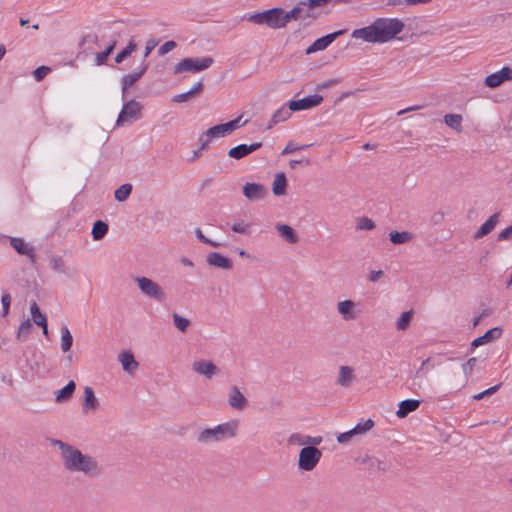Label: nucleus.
<instances>
[{
	"instance_id": "27",
	"label": "nucleus",
	"mask_w": 512,
	"mask_h": 512,
	"mask_svg": "<svg viewBox=\"0 0 512 512\" xmlns=\"http://www.w3.org/2000/svg\"><path fill=\"white\" fill-rule=\"evenodd\" d=\"M276 230L280 234L281 237H283L288 243L295 244L298 241V236L295 232V230L287 225V224H281L278 223L276 225Z\"/></svg>"
},
{
	"instance_id": "42",
	"label": "nucleus",
	"mask_w": 512,
	"mask_h": 512,
	"mask_svg": "<svg viewBox=\"0 0 512 512\" xmlns=\"http://www.w3.org/2000/svg\"><path fill=\"white\" fill-rule=\"evenodd\" d=\"M172 317L175 327L182 333H185L191 324L190 320L179 315L178 313H173Z\"/></svg>"
},
{
	"instance_id": "57",
	"label": "nucleus",
	"mask_w": 512,
	"mask_h": 512,
	"mask_svg": "<svg viewBox=\"0 0 512 512\" xmlns=\"http://www.w3.org/2000/svg\"><path fill=\"white\" fill-rule=\"evenodd\" d=\"M512 236V224L505 228L504 230H502L498 236H497V240L498 241H505V240H509Z\"/></svg>"
},
{
	"instance_id": "22",
	"label": "nucleus",
	"mask_w": 512,
	"mask_h": 512,
	"mask_svg": "<svg viewBox=\"0 0 512 512\" xmlns=\"http://www.w3.org/2000/svg\"><path fill=\"white\" fill-rule=\"evenodd\" d=\"M99 406L98 399L95 396L93 389L89 386L84 388V397L82 408L83 411H95Z\"/></svg>"
},
{
	"instance_id": "48",
	"label": "nucleus",
	"mask_w": 512,
	"mask_h": 512,
	"mask_svg": "<svg viewBox=\"0 0 512 512\" xmlns=\"http://www.w3.org/2000/svg\"><path fill=\"white\" fill-rule=\"evenodd\" d=\"M310 146H312V144H305V145L297 146L292 141H289L287 143V145L285 146V148L282 150L281 155H286V154L293 153L295 151L303 150Z\"/></svg>"
},
{
	"instance_id": "62",
	"label": "nucleus",
	"mask_w": 512,
	"mask_h": 512,
	"mask_svg": "<svg viewBox=\"0 0 512 512\" xmlns=\"http://www.w3.org/2000/svg\"><path fill=\"white\" fill-rule=\"evenodd\" d=\"M306 439H307V446L316 447V445H319L322 442L321 436L311 437V436L306 435Z\"/></svg>"
},
{
	"instance_id": "30",
	"label": "nucleus",
	"mask_w": 512,
	"mask_h": 512,
	"mask_svg": "<svg viewBox=\"0 0 512 512\" xmlns=\"http://www.w3.org/2000/svg\"><path fill=\"white\" fill-rule=\"evenodd\" d=\"M203 88H204L203 83L199 81V82L195 83L194 86L190 90H188V91H186L184 93L175 95L172 98V101L173 102H178V103L185 102L190 97L195 96V95L201 93L203 91Z\"/></svg>"
},
{
	"instance_id": "20",
	"label": "nucleus",
	"mask_w": 512,
	"mask_h": 512,
	"mask_svg": "<svg viewBox=\"0 0 512 512\" xmlns=\"http://www.w3.org/2000/svg\"><path fill=\"white\" fill-rule=\"evenodd\" d=\"M229 405L237 410H243L247 405V399L237 386H232L228 398Z\"/></svg>"
},
{
	"instance_id": "34",
	"label": "nucleus",
	"mask_w": 512,
	"mask_h": 512,
	"mask_svg": "<svg viewBox=\"0 0 512 512\" xmlns=\"http://www.w3.org/2000/svg\"><path fill=\"white\" fill-rule=\"evenodd\" d=\"M30 312L34 323L38 326H43L47 323V317L40 311L38 304L33 301L30 305Z\"/></svg>"
},
{
	"instance_id": "58",
	"label": "nucleus",
	"mask_w": 512,
	"mask_h": 512,
	"mask_svg": "<svg viewBox=\"0 0 512 512\" xmlns=\"http://www.w3.org/2000/svg\"><path fill=\"white\" fill-rule=\"evenodd\" d=\"M337 83H339V80H338V79H335V78H333V79H328V80H326V81H324V82H322V83L318 84V85L316 86V90H317V91H321V90L326 89V88H328V87H330V86L336 85Z\"/></svg>"
},
{
	"instance_id": "26",
	"label": "nucleus",
	"mask_w": 512,
	"mask_h": 512,
	"mask_svg": "<svg viewBox=\"0 0 512 512\" xmlns=\"http://www.w3.org/2000/svg\"><path fill=\"white\" fill-rule=\"evenodd\" d=\"M355 379L353 369L349 366H340L337 384L342 387H349Z\"/></svg>"
},
{
	"instance_id": "64",
	"label": "nucleus",
	"mask_w": 512,
	"mask_h": 512,
	"mask_svg": "<svg viewBox=\"0 0 512 512\" xmlns=\"http://www.w3.org/2000/svg\"><path fill=\"white\" fill-rule=\"evenodd\" d=\"M480 307L482 308L481 313L479 314L483 319L487 318L492 314V309L485 306V304L482 302L480 303Z\"/></svg>"
},
{
	"instance_id": "3",
	"label": "nucleus",
	"mask_w": 512,
	"mask_h": 512,
	"mask_svg": "<svg viewBox=\"0 0 512 512\" xmlns=\"http://www.w3.org/2000/svg\"><path fill=\"white\" fill-rule=\"evenodd\" d=\"M237 424L235 422H226L219 424L214 428H207L201 431L197 437L200 443H211L222 441L236 435Z\"/></svg>"
},
{
	"instance_id": "55",
	"label": "nucleus",
	"mask_w": 512,
	"mask_h": 512,
	"mask_svg": "<svg viewBox=\"0 0 512 512\" xmlns=\"http://www.w3.org/2000/svg\"><path fill=\"white\" fill-rule=\"evenodd\" d=\"M331 0H304L300 1L299 5H308L311 8L318 7V6H324L327 3H329Z\"/></svg>"
},
{
	"instance_id": "23",
	"label": "nucleus",
	"mask_w": 512,
	"mask_h": 512,
	"mask_svg": "<svg viewBox=\"0 0 512 512\" xmlns=\"http://www.w3.org/2000/svg\"><path fill=\"white\" fill-rule=\"evenodd\" d=\"M420 406V401L415 399H406L399 403V408L396 415L399 418H405L409 413L417 410Z\"/></svg>"
},
{
	"instance_id": "8",
	"label": "nucleus",
	"mask_w": 512,
	"mask_h": 512,
	"mask_svg": "<svg viewBox=\"0 0 512 512\" xmlns=\"http://www.w3.org/2000/svg\"><path fill=\"white\" fill-rule=\"evenodd\" d=\"M141 111L142 105L140 102L134 99L126 102L118 115L116 125L122 126L125 122H132L140 119L142 116Z\"/></svg>"
},
{
	"instance_id": "9",
	"label": "nucleus",
	"mask_w": 512,
	"mask_h": 512,
	"mask_svg": "<svg viewBox=\"0 0 512 512\" xmlns=\"http://www.w3.org/2000/svg\"><path fill=\"white\" fill-rule=\"evenodd\" d=\"M322 101H323V96H321L319 94H313V95L306 96L302 99L291 100L288 102L287 106H289V109L292 112H297V111H303V110H308V109L314 108V107L320 105L322 103Z\"/></svg>"
},
{
	"instance_id": "38",
	"label": "nucleus",
	"mask_w": 512,
	"mask_h": 512,
	"mask_svg": "<svg viewBox=\"0 0 512 512\" xmlns=\"http://www.w3.org/2000/svg\"><path fill=\"white\" fill-rule=\"evenodd\" d=\"M302 5H297L295 7H293L290 11L288 12H285L283 10V14H281V19H282V22H283V27L286 26V24L288 22H290L291 20H297L302 12V8H301Z\"/></svg>"
},
{
	"instance_id": "40",
	"label": "nucleus",
	"mask_w": 512,
	"mask_h": 512,
	"mask_svg": "<svg viewBox=\"0 0 512 512\" xmlns=\"http://www.w3.org/2000/svg\"><path fill=\"white\" fill-rule=\"evenodd\" d=\"M32 331V324L29 319L24 320L17 331L16 337L19 341H25Z\"/></svg>"
},
{
	"instance_id": "37",
	"label": "nucleus",
	"mask_w": 512,
	"mask_h": 512,
	"mask_svg": "<svg viewBox=\"0 0 512 512\" xmlns=\"http://www.w3.org/2000/svg\"><path fill=\"white\" fill-rule=\"evenodd\" d=\"M361 463L366 465L367 468L370 470H372V469H377L379 471L386 470V466H385L384 462H382L381 460H379L373 456H366V457L362 458Z\"/></svg>"
},
{
	"instance_id": "28",
	"label": "nucleus",
	"mask_w": 512,
	"mask_h": 512,
	"mask_svg": "<svg viewBox=\"0 0 512 512\" xmlns=\"http://www.w3.org/2000/svg\"><path fill=\"white\" fill-rule=\"evenodd\" d=\"M354 307L355 303L352 300L340 301L337 304L338 312L343 316L345 320H352L356 318Z\"/></svg>"
},
{
	"instance_id": "49",
	"label": "nucleus",
	"mask_w": 512,
	"mask_h": 512,
	"mask_svg": "<svg viewBox=\"0 0 512 512\" xmlns=\"http://www.w3.org/2000/svg\"><path fill=\"white\" fill-rule=\"evenodd\" d=\"M288 443L290 445L297 444V445H300V446H303V445L307 446L306 435H302V434H299V433H293L288 438Z\"/></svg>"
},
{
	"instance_id": "14",
	"label": "nucleus",
	"mask_w": 512,
	"mask_h": 512,
	"mask_svg": "<svg viewBox=\"0 0 512 512\" xmlns=\"http://www.w3.org/2000/svg\"><path fill=\"white\" fill-rule=\"evenodd\" d=\"M149 67V64L145 61L141 62V65L139 69L133 73H129L127 75H124L121 79V85H122V95L125 96L127 90L129 87L134 85L147 71Z\"/></svg>"
},
{
	"instance_id": "17",
	"label": "nucleus",
	"mask_w": 512,
	"mask_h": 512,
	"mask_svg": "<svg viewBox=\"0 0 512 512\" xmlns=\"http://www.w3.org/2000/svg\"><path fill=\"white\" fill-rule=\"evenodd\" d=\"M243 195L250 201L260 200L265 198L267 190L260 183L248 182L243 186Z\"/></svg>"
},
{
	"instance_id": "41",
	"label": "nucleus",
	"mask_w": 512,
	"mask_h": 512,
	"mask_svg": "<svg viewBox=\"0 0 512 512\" xmlns=\"http://www.w3.org/2000/svg\"><path fill=\"white\" fill-rule=\"evenodd\" d=\"M412 317H413L412 310L403 312L396 322V328L400 331L406 330L411 323Z\"/></svg>"
},
{
	"instance_id": "18",
	"label": "nucleus",
	"mask_w": 512,
	"mask_h": 512,
	"mask_svg": "<svg viewBox=\"0 0 512 512\" xmlns=\"http://www.w3.org/2000/svg\"><path fill=\"white\" fill-rule=\"evenodd\" d=\"M192 368L196 373L204 375L209 379L219 372L218 367L212 361L204 359L195 361L192 365Z\"/></svg>"
},
{
	"instance_id": "25",
	"label": "nucleus",
	"mask_w": 512,
	"mask_h": 512,
	"mask_svg": "<svg viewBox=\"0 0 512 512\" xmlns=\"http://www.w3.org/2000/svg\"><path fill=\"white\" fill-rule=\"evenodd\" d=\"M76 389V384L73 380H70L63 388L57 391L55 401L57 403H65L69 401Z\"/></svg>"
},
{
	"instance_id": "39",
	"label": "nucleus",
	"mask_w": 512,
	"mask_h": 512,
	"mask_svg": "<svg viewBox=\"0 0 512 512\" xmlns=\"http://www.w3.org/2000/svg\"><path fill=\"white\" fill-rule=\"evenodd\" d=\"M132 192V185L129 183L122 184L119 188L114 192V197L117 201L123 202L125 201Z\"/></svg>"
},
{
	"instance_id": "33",
	"label": "nucleus",
	"mask_w": 512,
	"mask_h": 512,
	"mask_svg": "<svg viewBox=\"0 0 512 512\" xmlns=\"http://www.w3.org/2000/svg\"><path fill=\"white\" fill-rule=\"evenodd\" d=\"M291 116V110L285 106L279 108L273 115L268 124L267 129H271L276 124L287 120Z\"/></svg>"
},
{
	"instance_id": "46",
	"label": "nucleus",
	"mask_w": 512,
	"mask_h": 512,
	"mask_svg": "<svg viewBox=\"0 0 512 512\" xmlns=\"http://www.w3.org/2000/svg\"><path fill=\"white\" fill-rule=\"evenodd\" d=\"M195 235H196V237H197V239H198L199 241H201L202 243L207 244V245H209V246H211V247L218 248V247H220V246H221V243L216 242V241H213V240H211V239L207 238V237L202 233V231H201V229H200V228H196V229H195Z\"/></svg>"
},
{
	"instance_id": "35",
	"label": "nucleus",
	"mask_w": 512,
	"mask_h": 512,
	"mask_svg": "<svg viewBox=\"0 0 512 512\" xmlns=\"http://www.w3.org/2000/svg\"><path fill=\"white\" fill-rule=\"evenodd\" d=\"M444 122L447 126L454 129L457 132L462 131V116L459 114H447L444 117Z\"/></svg>"
},
{
	"instance_id": "45",
	"label": "nucleus",
	"mask_w": 512,
	"mask_h": 512,
	"mask_svg": "<svg viewBox=\"0 0 512 512\" xmlns=\"http://www.w3.org/2000/svg\"><path fill=\"white\" fill-rule=\"evenodd\" d=\"M50 267L58 273H66V265L61 257H52L50 260Z\"/></svg>"
},
{
	"instance_id": "4",
	"label": "nucleus",
	"mask_w": 512,
	"mask_h": 512,
	"mask_svg": "<svg viewBox=\"0 0 512 512\" xmlns=\"http://www.w3.org/2000/svg\"><path fill=\"white\" fill-rule=\"evenodd\" d=\"M281 14H283V9L280 7H274V8L250 15L247 18V20L249 22H252V23H255L258 25H267L269 28H272V29H279V28H283Z\"/></svg>"
},
{
	"instance_id": "19",
	"label": "nucleus",
	"mask_w": 512,
	"mask_h": 512,
	"mask_svg": "<svg viewBox=\"0 0 512 512\" xmlns=\"http://www.w3.org/2000/svg\"><path fill=\"white\" fill-rule=\"evenodd\" d=\"M206 262L210 266L225 270H231L233 268L232 261L218 252H210L206 257Z\"/></svg>"
},
{
	"instance_id": "43",
	"label": "nucleus",
	"mask_w": 512,
	"mask_h": 512,
	"mask_svg": "<svg viewBox=\"0 0 512 512\" xmlns=\"http://www.w3.org/2000/svg\"><path fill=\"white\" fill-rule=\"evenodd\" d=\"M373 426H374V421L372 419H367L363 423L356 424L352 428V430H353V433L355 436L362 435V434H365L366 432H368L371 428H373Z\"/></svg>"
},
{
	"instance_id": "24",
	"label": "nucleus",
	"mask_w": 512,
	"mask_h": 512,
	"mask_svg": "<svg viewBox=\"0 0 512 512\" xmlns=\"http://www.w3.org/2000/svg\"><path fill=\"white\" fill-rule=\"evenodd\" d=\"M119 361L122 364L123 370L126 372H133L135 371L139 364L135 360V357L131 351H123L119 354Z\"/></svg>"
},
{
	"instance_id": "50",
	"label": "nucleus",
	"mask_w": 512,
	"mask_h": 512,
	"mask_svg": "<svg viewBox=\"0 0 512 512\" xmlns=\"http://www.w3.org/2000/svg\"><path fill=\"white\" fill-rule=\"evenodd\" d=\"M11 295L9 293H5L1 297V303H2V313L1 316L5 317L9 313L10 304H11Z\"/></svg>"
},
{
	"instance_id": "54",
	"label": "nucleus",
	"mask_w": 512,
	"mask_h": 512,
	"mask_svg": "<svg viewBox=\"0 0 512 512\" xmlns=\"http://www.w3.org/2000/svg\"><path fill=\"white\" fill-rule=\"evenodd\" d=\"M176 42L173 41V40H170V41H166L163 45L160 46V48L158 49V54L160 56H163L167 53H169L170 51H172L175 47H176Z\"/></svg>"
},
{
	"instance_id": "61",
	"label": "nucleus",
	"mask_w": 512,
	"mask_h": 512,
	"mask_svg": "<svg viewBox=\"0 0 512 512\" xmlns=\"http://www.w3.org/2000/svg\"><path fill=\"white\" fill-rule=\"evenodd\" d=\"M382 270H373L368 275V280L371 282H377L383 276Z\"/></svg>"
},
{
	"instance_id": "36",
	"label": "nucleus",
	"mask_w": 512,
	"mask_h": 512,
	"mask_svg": "<svg viewBox=\"0 0 512 512\" xmlns=\"http://www.w3.org/2000/svg\"><path fill=\"white\" fill-rule=\"evenodd\" d=\"M73 345V337L67 326L61 328V349L63 352H68Z\"/></svg>"
},
{
	"instance_id": "60",
	"label": "nucleus",
	"mask_w": 512,
	"mask_h": 512,
	"mask_svg": "<svg viewBox=\"0 0 512 512\" xmlns=\"http://www.w3.org/2000/svg\"><path fill=\"white\" fill-rule=\"evenodd\" d=\"M108 57H109V55L105 51L97 53L96 54V58H95L96 65L100 66V65L105 64L107 59H108Z\"/></svg>"
},
{
	"instance_id": "6",
	"label": "nucleus",
	"mask_w": 512,
	"mask_h": 512,
	"mask_svg": "<svg viewBox=\"0 0 512 512\" xmlns=\"http://www.w3.org/2000/svg\"><path fill=\"white\" fill-rule=\"evenodd\" d=\"M213 63V58H184L174 67V73L180 74L183 72H200L208 69Z\"/></svg>"
},
{
	"instance_id": "16",
	"label": "nucleus",
	"mask_w": 512,
	"mask_h": 512,
	"mask_svg": "<svg viewBox=\"0 0 512 512\" xmlns=\"http://www.w3.org/2000/svg\"><path fill=\"white\" fill-rule=\"evenodd\" d=\"M501 334L502 328L500 326H496L487 330L482 336H479L472 341L469 352L472 353L475 348L486 343H489L492 340L499 339L501 337Z\"/></svg>"
},
{
	"instance_id": "2",
	"label": "nucleus",
	"mask_w": 512,
	"mask_h": 512,
	"mask_svg": "<svg viewBox=\"0 0 512 512\" xmlns=\"http://www.w3.org/2000/svg\"><path fill=\"white\" fill-rule=\"evenodd\" d=\"M404 29V23L397 18H378L370 25L355 29L351 36L368 43H385L394 39Z\"/></svg>"
},
{
	"instance_id": "59",
	"label": "nucleus",
	"mask_w": 512,
	"mask_h": 512,
	"mask_svg": "<svg viewBox=\"0 0 512 512\" xmlns=\"http://www.w3.org/2000/svg\"><path fill=\"white\" fill-rule=\"evenodd\" d=\"M212 137H207L205 135V132L200 136L199 142H200V150H206L209 147V143L211 141Z\"/></svg>"
},
{
	"instance_id": "47",
	"label": "nucleus",
	"mask_w": 512,
	"mask_h": 512,
	"mask_svg": "<svg viewBox=\"0 0 512 512\" xmlns=\"http://www.w3.org/2000/svg\"><path fill=\"white\" fill-rule=\"evenodd\" d=\"M501 385H502V384H501V383H499V384H497V385H494V386H492V387H490V388H488V389H486V390H484V391H482V392H480V393H478V394L474 395V396H473V400H477V401H479V400L484 399V398H485V397H487V396H491V395H493L494 393H496V392L499 390V388L501 387Z\"/></svg>"
},
{
	"instance_id": "31",
	"label": "nucleus",
	"mask_w": 512,
	"mask_h": 512,
	"mask_svg": "<svg viewBox=\"0 0 512 512\" xmlns=\"http://www.w3.org/2000/svg\"><path fill=\"white\" fill-rule=\"evenodd\" d=\"M413 234L411 232H408V231H396V230H393L389 233V240L394 244V245H400V244H404V243H407L409 241H411L413 239Z\"/></svg>"
},
{
	"instance_id": "21",
	"label": "nucleus",
	"mask_w": 512,
	"mask_h": 512,
	"mask_svg": "<svg viewBox=\"0 0 512 512\" xmlns=\"http://www.w3.org/2000/svg\"><path fill=\"white\" fill-rule=\"evenodd\" d=\"M499 215L500 213L497 212V213H494L493 215H491L488 220H486L481 226L480 228L477 230V232L474 234L473 238L475 240L477 239H480L486 235H488L489 233H491L493 231V229L495 228V226L497 225L498 221H499Z\"/></svg>"
},
{
	"instance_id": "56",
	"label": "nucleus",
	"mask_w": 512,
	"mask_h": 512,
	"mask_svg": "<svg viewBox=\"0 0 512 512\" xmlns=\"http://www.w3.org/2000/svg\"><path fill=\"white\" fill-rule=\"evenodd\" d=\"M353 436H355V435L353 433V430L351 429V430H349L347 432L340 433L337 436V441L340 444H346V443H348L352 439Z\"/></svg>"
},
{
	"instance_id": "10",
	"label": "nucleus",
	"mask_w": 512,
	"mask_h": 512,
	"mask_svg": "<svg viewBox=\"0 0 512 512\" xmlns=\"http://www.w3.org/2000/svg\"><path fill=\"white\" fill-rule=\"evenodd\" d=\"M240 120H241V117H237V118H235L231 121H228L226 123L215 125V126L209 128L205 132V135L207 137L226 136L243 125V124H240Z\"/></svg>"
},
{
	"instance_id": "51",
	"label": "nucleus",
	"mask_w": 512,
	"mask_h": 512,
	"mask_svg": "<svg viewBox=\"0 0 512 512\" xmlns=\"http://www.w3.org/2000/svg\"><path fill=\"white\" fill-rule=\"evenodd\" d=\"M50 71L51 69L47 66H39L33 71V76L36 81H41Z\"/></svg>"
},
{
	"instance_id": "32",
	"label": "nucleus",
	"mask_w": 512,
	"mask_h": 512,
	"mask_svg": "<svg viewBox=\"0 0 512 512\" xmlns=\"http://www.w3.org/2000/svg\"><path fill=\"white\" fill-rule=\"evenodd\" d=\"M108 230L109 226L106 222L102 220L95 221L91 231L93 239L96 241L103 239L108 233Z\"/></svg>"
},
{
	"instance_id": "12",
	"label": "nucleus",
	"mask_w": 512,
	"mask_h": 512,
	"mask_svg": "<svg viewBox=\"0 0 512 512\" xmlns=\"http://www.w3.org/2000/svg\"><path fill=\"white\" fill-rule=\"evenodd\" d=\"M346 32L345 29L337 30L335 32L324 35L318 39H316L307 49L306 54H311L317 51L325 50L333 41H335L339 36L343 35Z\"/></svg>"
},
{
	"instance_id": "5",
	"label": "nucleus",
	"mask_w": 512,
	"mask_h": 512,
	"mask_svg": "<svg viewBox=\"0 0 512 512\" xmlns=\"http://www.w3.org/2000/svg\"><path fill=\"white\" fill-rule=\"evenodd\" d=\"M321 457L322 452L317 447H303L298 456V469L306 472L312 471L318 465Z\"/></svg>"
},
{
	"instance_id": "15",
	"label": "nucleus",
	"mask_w": 512,
	"mask_h": 512,
	"mask_svg": "<svg viewBox=\"0 0 512 512\" xmlns=\"http://www.w3.org/2000/svg\"><path fill=\"white\" fill-rule=\"evenodd\" d=\"M10 245L19 255H25L29 258L31 264L36 263V254L34 248L29 246L22 238L11 237Z\"/></svg>"
},
{
	"instance_id": "1",
	"label": "nucleus",
	"mask_w": 512,
	"mask_h": 512,
	"mask_svg": "<svg viewBox=\"0 0 512 512\" xmlns=\"http://www.w3.org/2000/svg\"><path fill=\"white\" fill-rule=\"evenodd\" d=\"M51 444L61 451L63 467L72 473H83L86 477L95 478L100 475L101 468L91 455L84 454L75 446L58 439H51Z\"/></svg>"
},
{
	"instance_id": "44",
	"label": "nucleus",
	"mask_w": 512,
	"mask_h": 512,
	"mask_svg": "<svg viewBox=\"0 0 512 512\" xmlns=\"http://www.w3.org/2000/svg\"><path fill=\"white\" fill-rule=\"evenodd\" d=\"M375 223L372 219L368 217H359L357 218V225L356 228L358 230H372L375 228Z\"/></svg>"
},
{
	"instance_id": "53",
	"label": "nucleus",
	"mask_w": 512,
	"mask_h": 512,
	"mask_svg": "<svg viewBox=\"0 0 512 512\" xmlns=\"http://www.w3.org/2000/svg\"><path fill=\"white\" fill-rule=\"evenodd\" d=\"M478 359L476 357L469 358L463 365L462 369L466 376L470 375L473 371Z\"/></svg>"
},
{
	"instance_id": "11",
	"label": "nucleus",
	"mask_w": 512,
	"mask_h": 512,
	"mask_svg": "<svg viewBox=\"0 0 512 512\" xmlns=\"http://www.w3.org/2000/svg\"><path fill=\"white\" fill-rule=\"evenodd\" d=\"M511 80L512 68L509 66H504L501 70L488 75L484 80V84L488 88L495 89L502 85L505 81Z\"/></svg>"
},
{
	"instance_id": "7",
	"label": "nucleus",
	"mask_w": 512,
	"mask_h": 512,
	"mask_svg": "<svg viewBox=\"0 0 512 512\" xmlns=\"http://www.w3.org/2000/svg\"><path fill=\"white\" fill-rule=\"evenodd\" d=\"M134 280L145 296L160 303L165 301V292L156 282L145 276H137Z\"/></svg>"
},
{
	"instance_id": "63",
	"label": "nucleus",
	"mask_w": 512,
	"mask_h": 512,
	"mask_svg": "<svg viewBox=\"0 0 512 512\" xmlns=\"http://www.w3.org/2000/svg\"><path fill=\"white\" fill-rule=\"evenodd\" d=\"M130 54L125 49H122L115 57L116 63H122L126 58H128Z\"/></svg>"
},
{
	"instance_id": "29",
	"label": "nucleus",
	"mask_w": 512,
	"mask_h": 512,
	"mask_svg": "<svg viewBox=\"0 0 512 512\" xmlns=\"http://www.w3.org/2000/svg\"><path fill=\"white\" fill-rule=\"evenodd\" d=\"M287 179L284 173H278L272 184V192L276 196H282L286 193Z\"/></svg>"
},
{
	"instance_id": "52",
	"label": "nucleus",
	"mask_w": 512,
	"mask_h": 512,
	"mask_svg": "<svg viewBox=\"0 0 512 512\" xmlns=\"http://www.w3.org/2000/svg\"><path fill=\"white\" fill-rule=\"evenodd\" d=\"M231 230L235 233L248 234L250 232V224H245L243 222L234 223L231 226Z\"/></svg>"
},
{
	"instance_id": "13",
	"label": "nucleus",
	"mask_w": 512,
	"mask_h": 512,
	"mask_svg": "<svg viewBox=\"0 0 512 512\" xmlns=\"http://www.w3.org/2000/svg\"><path fill=\"white\" fill-rule=\"evenodd\" d=\"M261 147H262V142H254L249 145L239 144V145L229 149L227 154L230 158H233L235 160H240V159L248 156L252 152L260 149Z\"/></svg>"
}]
</instances>
